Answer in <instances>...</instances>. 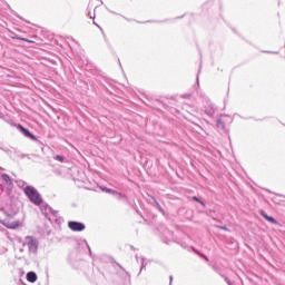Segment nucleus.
I'll return each instance as SVG.
<instances>
[{"label":"nucleus","instance_id":"ea45409f","mask_svg":"<svg viewBox=\"0 0 285 285\" xmlns=\"http://www.w3.org/2000/svg\"><path fill=\"white\" fill-rule=\"evenodd\" d=\"M26 157H28V154H22V155L20 156V159H26Z\"/></svg>","mask_w":285,"mask_h":285},{"label":"nucleus","instance_id":"f8f14e48","mask_svg":"<svg viewBox=\"0 0 285 285\" xmlns=\"http://www.w3.org/2000/svg\"><path fill=\"white\" fill-rule=\"evenodd\" d=\"M97 188L101 190V193H106L107 195H112L114 190L112 188L106 187L105 185H97Z\"/></svg>","mask_w":285,"mask_h":285},{"label":"nucleus","instance_id":"2f4dec72","mask_svg":"<svg viewBox=\"0 0 285 285\" xmlns=\"http://www.w3.org/2000/svg\"><path fill=\"white\" fill-rule=\"evenodd\" d=\"M2 213L6 215V217H12V214H10L8 210H2Z\"/></svg>","mask_w":285,"mask_h":285},{"label":"nucleus","instance_id":"f257e3e1","mask_svg":"<svg viewBox=\"0 0 285 285\" xmlns=\"http://www.w3.org/2000/svg\"><path fill=\"white\" fill-rule=\"evenodd\" d=\"M23 193L27 199L31 202V204H33L35 206H40V210L42 215L46 217V219H48V222H50V224H55V223L57 224V222H59V212L55 210L47 203H43V197L41 196L39 190L35 188V186L27 185L23 188Z\"/></svg>","mask_w":285,"mask_h":285},{"label":"nucleus","instance_id":"cd10ccee","mask_svg":"<svg viewBox=\"0 0 285 285\" xmlns=\"http://www.w3.org/2000/svg\"><path fill=\"white\" fill-rule=\"evenodd\" d=\"M17 184L19 188H23L24 186H28V183H26L24 180H18Z\"/></svg>","mask_w":285,"mask_h":285},{"label":"nucleus","instance_id":"a211bd4d","mask_svg":"<svg viewBox=\"0 0 285 285\" xmlns=\"http://www.w3.org/2000/svg\"><path fill=\"white\" fill-rule=\"evenodd\" d=\"M168 20H147L145 22L137 21V23H166Z\"/></svg>","mask_w":285,"mask_h":285},{"label":"nucleus","instance_id":"37998d69","mask_svg":"<svg viewBox=\"0 0 285 285\" xmlns=\"http://www.w3.org/2000/svg\"><path fill=\"white\" fill-rule=\"evenodd\" d=\"M108 12H110L111 14H119V13H117V12L110 10V9H108Z\"/></svg>","mask_w":285,"mask_h":285},{"label":"nucleus","instance_id":"473e14b6","mask_svg":"<svg viewBox=\"0 0 285 285\" xmlns=\"http://www.w3.org/2000/svg\"><path fill=\"white\" fill-rule=\"evenodd\" d=\"M134 210H136L137 215H140V217H144V216L141 215V210H139V207L134 208Z\"/></svg>","mask_w":285,"mask_h":285},{"label":"nucleus","instance_id":"20e7f679","mask_svg":"<svg viewBox=\"0 0 285 285\" xmlns=\"http://www.w3.org/2000/svg\"><path fill=\"white\" fill-rule=\"evenodd\" d=\"M0 224L4 226V228H8L9 230H17V228H20L21 226V220H13L10 223V220L7 219H0Z\"/></svg>","mask_w":285,"mask_h":285},{"label":"nucleus","instance_id":"7c9ffc66","mask_svg":"<svg viewBox=\"0 0 285 285\" xmlns=\"http://www.w3.org/2000/svg\"><path fill=\"white\" fill-rule=\"evenodd\" d=\"M100 259H101V262H108V261H110V256L102 255V256H100Z\"/></svg>","mask_w":285,"mask_h":285},{"label":"nucleus","instance_id":"0eeeda50","mask_svg":"<svg viewBox=\"0 0 285 285\" xmlns=\"http://www.w3.org/2000/svg\"><path fill=\"white\" fill-rule=\"evenodd\" d=\"M216 108H215V105L213 102H209L207 106H205V109H204V114L207 115V117H215V112H216Z\"/></svg>","mask_w":285,"mask_h":285},{"label":"nucleus","instance_id":"a19ab883","mask_svg":"<svg viewBox=\"0 0 285 285\" xmlns=\"http://www.w3.org/2000/svg\"><path fill=\"white\" fill-rule=\"evenodd\" d=\"M196 83L199 86V75L196 76Z\"/></svg>","mask_w":285,"mask_h":285},{"label":"nucleus","instance_id":"e433bc0d","mask_svg":"<svg viewBox=\"0 0 285 285\" xmlns=\"http://www.w3.org/2000/svg\"><path fill=\"white\" fill-rule=\"evenodd\" d=\"M17 17H18V19H21L22 21H26L27 23H30V21L23 19V17H21V16L17 14Z\"/></svg>","mask_w":285,"mask_h":285},{"label":"nucleus","instance_id":"412c9836","mask_svg":"<svg viewBox=\"0 0 285 285\" xmlns=\"http://www.w3.org/2000/svg\"><path fill=\"white\" fill-rule=\"evenodd\" d=\"M53 159H55L56 161H60V164H63V163L66 161V156H63V155H56V156L53 157Z\"/></svg>","mask_w":285,"mask_h":285},{"label":"nucleus","instance_id":"5fc2aeb1","mask_svg":"<svg viewBox=\"0 0 285 285\" xmlns=\"http://www.w3.org/2000/svg\"><path fill=\"white\" fill-rule=\"evenodd\" d=\"M21 275H23V269H20Z\"/></svg>","mask_w":285,"mask_h":285},{"label":"nucleus","instance_id":"f704fd0d","mask_svg":"<svg viewBox=\"0 0 285 285\" xmlns=\"http://www.w3.org/2000/svg\"><path fill=\"white\" fill-rule=\"evenodd\" d=\"M17 39L19 40V41H30V40H28V38H22V37H17Z\"/></svg>","mask_w":285,"mask_h":285},{"label":"nucleus","instance_id":"09e8293b","mask_svg":"<svg viewBox=\"0 0 285 285\" xmlns=\"http://www.w3.org/2000/svg\"><path fill=\"white\" fill-rule=\"evenodd\" d=\"M6 210V207H0V213H3Z\"/></svg>","mask_w":285,"mask_h":285},{"label":"nucleus","instance_id":"dca6fc26","mask_svg":"<svg viewBox=\"0 0 285 285\" xmlns=\"http://www.w3.org/2000/svg\"><path fill=\"white\" fill-rule=\"evenodd\" d=\"M191 200L196 202V204H199L200 206H203V208H206V203L204 200H202V198H199L198 196H191Z\"/></svg>","mask_w":285,"mask_h":285},{"label":"nucleus","instance_id":"79ce46f5","mask_svg":"<svg viewBox=\"0 0 285 285\" xmlns=\"http://www.w3.org/2000/svg\"><path fill=\"white\" fill-rule=\"evenodd\" d=\"M173 279H174V277L169 276V285H173Z\"/></svg>","mask_w":285,"mask_h":285},{"label":"nucleus","instance_id":"c756f323","mask_svg":"<svg viewBox=\"0 0 285 285\" xmlns=\"http://www.w3.org/2000/svg\"><path fill=\"white\" fill-rule=\"evenodd\" d=\"M117 266L120 268V271H124V273H126V275H128V277H130V273L126 272V268H124V266H121V264L116 263Z\"/></svg>","mask_w":285,"mask_h":285},{"label":"nucleus","instance_id":"f03ea898","mask_svg":"<svg viewBox=\"0 0 285 285\" xmlns=\"http://www.w3.org/2000/svg\"><path fill=\"white\" fill-rule=\"evenodd\" d=\"M11 126H13L14 128H17V130H19V132L21 135H23V137H26L27 139H30L31 141H36L37 146L39 148H41V150H43V142L41 140H39V138L32 134V131H30V129L26 128L23 125H21L20 122H12Z\"/></svg>","mask_w":285,"mask_h":285},{"label":"nucleus","instance_id":"58836bf2","mask_svg":"<svg viewBox=\"0 0 285 285\" xmlns=\"http://www.w3.org/2000/svg\"><path fill=\"white\" fill-rule=\"evenodd\" d=\"M88 17H89V19H95V13L92 16V13L89 11Z\"/></svg>","mask_w":285,"mask_h":285},{"label":"nucleus","instance_id":"39448f33","mask_svg":"<svg viewBox=\"0 0 285 285\" xmlns=\"http://www.w3.org/2000/svg\"><path fill=\"white\" fill-rule=\"evenodd\" d=\"M26 242L29 253H37L39 250V243L32 236H27Z\"/></svg>","mask_w":285,"mask_h":285},{"label":"nucleus","instance_id":"aec40b11","mask_svg":"<svg viewBox=\"0 0 285 285\" xmlns=\"http://www.w3.org/2000/svg\"><path fill=\"white\" fill-rule=\"evenodd\" d=\"M140 271H139V275H141V272L146 271V266H148V263H146V258L142 257L141 258V263H140Z\"/></svg>","mask_w":285,"mask_h":285},{"label":"nucleus","instance_id":"6ab92c4d","mask_svg":"<svg viewBox=\"0 0 285 285\" xmlns=\"http://www.w3.org/2000/svg\"><path fill=\"white\" fill-rule=\"evenodd\" d=\"M125 204H127V206H130V208H132L135 210V208H137V203H135V200H130V198H127V200H125Z\"/></svg>","mask_w":285,"mask_h":285},{"label":"nucleus","instance_id":"3c124183","mask_svg":"<svg viewBox=\"0 0 285 285\" xmlns=\"http://www.w3.org/2000/svg\"><path fill=\"white\" fill-rule=\"evenodd\" d=\"M27 159H29V160H30V159H32V157L28 154Z\"/></svg>","mask_w":285,"mask_h":285},{"label":"nucleus","instance_id":"423d86ee","mask_svg":"<svg viewBox=\"0 0 285 285\" xmlns=\"http://www.w3.org/2000/svg\"><path fill=\"white\" fill-rule=\"evenodd\" d=\"M111 196L115 197L117 202H121L122 204H126V202H128V197L126 196V194L119 193L117 189H114Z\"/></svg>","mask_w":285,"mask_h":285},{"label":"nucleus","instance_id":"c9c22d12","mask_svg":"<svg viewBox=\"0 0 285 285\" xmlns=\"http://www.w3.org/2000/svg\"><path fill=\"white\" fill-rule=\"evenodd\" d=\"M0 150H3V153H7V154L10 153V150L8 148L1 147V146H0Z\"/></svg>","mask_w":285,"mask_h":285},{"label":"nucleus","instance_id":"864d4df0","mask_svg":"<svg viewBox=\"0 0 285 285\" xmlns=\"http://www.w3.org/2000/svg\"><path fill=\"white\" fill-rule=\"evenodd\" d=\"M94 24H95V26H97V27L99 28V24H97V22H96V21H94Z\"/></svg>","mask_w":285,"mask_h":285},{"label":"nucleus","instance_id":"c03bdc74","mask_svg":"<svg viewBox=\"0 0 285 285\" xmlns=\"http://www.w3.org/2000/svg\"><path fill=\"white\" fill-rule=\"evenodd\" d=\"M274 204H278L277 198H271Z\"/></svg>","mask_w":285,"mask_h":285},{"label":"nucleus","instance_id":"9b49d317","mask_svg":"<svg viewBox=\"0 0 285 285\" xmlns=\"http://www.w3.org/2000/svg\"><path fill=\"white\" fill-rule=\"evenodd\" d=\"M78 244H79L82 248H87L88 252H89L90 257H92V249L90 248V245L88 244V240H86V239H80V240L78 242Z\"/></svg>","mask_w":285,"mask_h":285},{"label":"nucleus","instance_id":"4468645a","mask_svg":"<svg viewBox=\"0 0 285 285\" xmlns=\"http://www.w3.org/2000/svg\"><path fill=\"white\" fill-rule=\"evenodd\" d=\"M1 179H2V181H6V184H8V186L13 185L12 177H10V175H8V174H2Z\"/></svg>","mask_w":285,"mask_h":285},{"label":"nucleus","instance_id":"1a4fd4ad","mask_svg":"<svg viewBox=\"0 0 285 285\" xmlns=\"http://www.w3.org/2000/svg\"><path fill=\"white\" fill-rule=\"evenodd\" d=\"M190 250H193V253H195V255L200 257V259H205V262H210V258H208V256L206 254L199 252V249H197L195 246H190Z\"/></svg>","mask_w":285,"mask_h":285},{"label":"nucleus","instance_id":"8fccbe9b","mask_svg":"<svg viewBox=\"0 0 285 285\" xmlns=\"http://www.w3.org/2000/svg\"><path fill=\"white\" fill-rule=\"evenodd\" d=\"M130 249L131 250H136L135 246L130 245Z\"/></svg>","mask_w":285,"mask_h":285},{"label":"nucleus","instance_id":"f3484780","mask_svg":"<svg viewBox=\"0 0 285 285\" xmlns=\"http://www.w3.org/2000/svg\"><path fill=\"white\" fill-rule=\"evenodd\" d=\"M155 104H157V106H160L165 110H168V108H169V106L167 104H165L164 100H161V99H156Z\"/></svg>","mask_w":285,"mask_h":285},{"label":"nucleus","instance_id":"a878e982","mask_svg":"<svg viewBox=\"0 0 285 285\" xmlns=\"http://www.w3.org/2000/svg\"><path fill=\"white\" fill-rule=\"evenodd\" d=\"M223 279L226 282L227 285H233V281H230V278H228V276L222 275Z\"/></svg>","mask_w":285,"mask_h":285},{"label":"nucleus","instance_id":"49530a36","mask_svg":"<svg viewBox=\"0 0 285 285\" xmlns=\"http://www.w3.org/2000/svg\"><path fill=\"white\" fill-rule=\"evenodd\" d=\"M185 14L177 17L176 19H184Z\"/></svg>","mask_w":285,"mask_h":285},{"label":"nucleus","instance_id":"c85d7f7f","mask_svg":"<svg viewBox=\"0 0 285 285\" xmlns=\"http://www.w3.org/2000/svg\"><path fill=\"white\" fill-rule=\"evenodd\" d=\"M259 215H261V217H263V218H265V219H268V217H269V215H268L264 209H262V210L259 212Z\"/></svg>","mask_w":285,"mask_h":285},{"label":"nucleus","instance_id":"6e6d98bb","mask_svg":"<svg viewBox=\"0 0 285 285\" xmlns=\"http://www.w3.org/2000/svg\"><path fill=\"white\" fill-rule=\"evenodd\" d=\"M32 157H38L37 155H32Z\"/></svg>","mask_w":285,"mask_h":285},{"label":"nucleus","instance_id":"4c0bfd02","mask_svg":"<svg viewBox=\"0 0 285 285\" xmlns=\"http://www.w3.org/2000/svg\"><path fill=\"white\" fill-rule=\"evenodd\" d=\"M191 95L190 94H186L183 96L184 99H190Z\"/></svg>","mask_w":285,"mask_h":285},{"label":"nucleus","instance_id":"393cba45","mask_svg":"<svg viewBox=\"0 0 285 285\" xmlns=\"http://www.w3.org/2000/svg\"><path fill=\"white\" fill-rule=\"evenodd\" d=\"M266 222H269V224H277V219L273 216H268Z\"/></svg>","mask_w":285,"mask_h":285},{"label":"nucleus","instance_id":"a18cd8bd","mask_svg":"<svg viewBox=\"0 0 285 285\" xmlns=\"http://www.w3.org/2000/svg\"><path fill=\"white\" fill-rule=\"evenodd\" d=\"M264 190L266 191V193H273L271 189H268V188H264Z\"/></svg>","mask_w":285,"mask_h":285},{"label":"nucleus","instance_id":"6e6552de","mask_svg":"<svg viewBox=\"0 0 285 285\" xmlns=\"http://www.w3.org/2000/svg\"><path fill=\"white\" fill-rule=\"evenodd\" d=\"M204 213H205V215H207V217H212V219H214V222H218V224H222V220L215 218V216H214V215H217V210L205 207Z\"/></svg>","mask_w":285,"mask_h":285},{"label":"nucleus","instance_id":"7ed1b4c3","mask_svg":"<svg viewBox=\"0 0 285 285\" xmlns=\"http://www.w3.org/2000/svg\"><path fill=\"white\" fill-rule=\"evenodd\" d=\"M67 225L72 233H83L86 230V224L79 220H69Z\"/></svg>","mask_w":285,"mask_h":285},{"label":"nucleus","instance_id":"5701e85b","mask_svg":"<svg viewBox=\"0 0 285 285\" xmlns=\"http://www.w3.org/2000/svg\"><path fill=\"white\" fill-rule=\"evenodd\" d=\"M154 202L156 204V208L157 210H159V213L164 214V208L161 207V205L159 204V202H157V198H154Z\"/></svg>","mask_w":285,"mask_h":285},{"label":"nucleus","instance_id":"4be33fe9","mask_svg":"<svg viewBox=\"0 0 285 285\" xmlns=\"http://www.w3.org/2000/svg\"><path fill=\"white\" fill-rule=\"evenodd\" d=\"M215 228H218V230H225L227 233H230V229L226 225H215Z\"/></svg>","mask_w":285,"mask_h":285},{"label":"nucleus","instance_id":"603ef678","mask_svg":"<svg viewBox=\"0 0 285 285\" xmlns=\"http://www.w3.org/2000/svg\"><path fill=\"white\" fill-rule=\"evenodd\" d=\"M0 119H3V114L2 112H0Z\"/></svg>","mask_w":285,"mask_h":285},{"label":"nucleus","instance_id":"72a5a7b5","mask_svg":"<svg viewBox=\"0 0 285 285\" xmlns=\"http://www.w3.org/2000/svg\"><path fill=\"white\" fill-rule=\"evenodd\" d=\"M120 17H122V19H125L126 21H135V19L127 18L126 16H122V14H120Z\"/></svg>","mask_w":285,"mask_h":285},{"label":"nucleus","instance_id":"9d476101","mask_svg":"<svg viewBox=\"0 0 285 285\" xmlns=\"http://www.w3.org/2000/svg\"><path fill=\"white\" fill-rule=\"evenodd\" d=\"M38 276L35 272H28L27 273V282H29L30 284H35V282H37Z\"/></svg>","mask_w":285,"mask_h":285},{"label":"nucleus","instance_id":"2eb2a0df","mask_svg":"<svg viewBox=\"0 0 285 285\" xmlns=\"http://www.w3.org/2000/svg\"><path fill=\"white\" fill-rule=\"evenodd\" d=\"M191 200L196 202V204H199L200 206H203V208H206V203L204 200H202V198H199L198 196H191Z\"/></svg>","mask_w":285,"mask_h":285},{"label":"nucleus","instance_id":"ddd939ff","mask_svg":"<svg viewBox=\"0 0 285 285\" xmlns=\"http://www.w3.org/2000/svg\"><path fill=\"white\" fill-rule=\"evenodd\" d=\"M216 127L226 132V122L222 118L216 119Z\"/></svg>","mask_w":285,"mask_h":285},{"label":"nucleus","instance_id":"bb28decb","mask_svg":"<svg viewBox=\"0 0 285 285\" xmlns=\"http://www.w3.org/2000/svg\"><path fill=\"white\" fill-rule=\"evenodd\" d=\"M213 271H215L217 273V275H220V277H222V275H225L222 273V268H219L218 266H213Z\"/></svg>","mask_w":285,"mask_h":285},{"label":"nucleus","instance_id":"b1692460","mask_svg":"<svg viewBox=\"0 0 285 285\" xmlns=\"http://www.w3.org/2000/svg\"><path fill=\"white\" fill-rule=\"evenodd\" d=\"M264 55H279V51L262 50Z\"/></svg>","mask_w":285,"mask_h":285},{"label":"nucleus","instance_id":"de8ad7c7","mask_svg":"<svg viewBox=\"0 0 285 285\" xmlns=\"http://www.w3.org/2000/svg\"><path fill=\"white\" fill-rule=\"evenodd\" d=\"M254 120H256V121H264V119H262V118H255Z\"/></svg>","mask_w":285,"mask_h":285}]
</instances>
